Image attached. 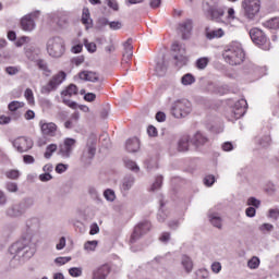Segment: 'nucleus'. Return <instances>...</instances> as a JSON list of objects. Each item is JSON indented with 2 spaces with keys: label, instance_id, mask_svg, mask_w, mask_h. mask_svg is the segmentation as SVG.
Instances as JSON below:
<instances>
[{
  "label": "nucleus",
  "instance_id": "f257e3e1",
  "mask_svg": "<svg viewBox=\"0 0 279 279\" xmlns=\"http://www.w3.org/2000/svg\"><path fill=\"white\" fill-rule=\"evenodd\" d=\"M26 226L27 232L10 248L11 254L19 256V258H32V256L36 254V243H38V239H40V235L38 234V230H40V220H38V218H31L26 222Z\"/></svg>",
  "mask_w": 279,
  "mask_h": 279
},
{
  "label": "nucleus",
  "instance_id": "f03ea898",
  "mask_svg": "<svg viewBox=\"0 0 279 279\" xmlns=\"http://www.w3.org/2000/svg\"><path fill=\"white\" fill-rule=\"evenodd\" d=\"M222 58L227 64L239 66V64H243V61L245 60V52L243 51L241 44L232 43L225 48Z\"/></svg>",
  "mask_w": 279,
  "mask_h": 279
},
{
  "label": "nucleus",
  "instance_id": "7ed1b4c3",
  "mask_svg": "<svg viewBox=\"0 0 279 279\" xmlns=\"http://www.w3.org/2000/svg\"><path fill=\"white\" fill-rule=\"evenodd\" d=\"M34 204L35 202L33 197H25L20 203L9 206L5 210V215L10 219H21Z\"/></svg>",
  "mask_w": 279,
  "mask_h": 279
},
{
  "label": "nucleus",
  "instance_id": "20e7f679",
  "mask_svg": "<svg viewBox=\"0 0 279 279\" xmlns=\"http://www.w3.org/2000/svg\"><path fill=\"white\" fill-rule=\"evenodd\" d=\"M193 111V105L189 99H178L171 104L170 112L174 119H184L189 117V113Z\"/></svg>",
  "mask_w": 279,
  "mask_h": 279
},
{
  "label": "nucleus",
  "instance_id": "39448f33",
  "mask_svg": "<svg viewBox=\"0 0 279 279\" xmlns=\"http://www.w3.org/2000/svg\"><path fill=\"white\" fill-rule=\"evenodd\" d=\"M47 51L51 58H62L64 56V51H66L64 47V39L58 36L48 39Z\"/></svg>",
  "mask_w": 279,
  "mask_h": 279
},
{
  "label": "nucleus",
  "instance_id": "423d86ee",
  "mask_svg": "<svg viewBox=\"0 0 279 279\" xmlns=\"http://www.w3.org/2000/svg\"><path fill=\"white\" fill-rule=\"evenodd\" d=\"M64 80H66V73L64 71L53 75L49 82L41 87V95H49L50 93H53V90H58V87L62 84V82H64Z\"/></svg>",
  "mask_w": 279,
  "mask_h": 279
},
{
  "label": "nucleus",
  "instance_id": "0eeeda50",
  "mask_svg": "<svg viewBox=\"0 0 279 279\" xmlns=\"http://www.w3.org/2000/svg\"><path fill=\"white\" fill-rule=\"evenodd\" d=\"M40 19V10L33 11L24 15L20 21V27L23 32H34L36 29V21Z\"/></svg>",
  "mask_w": 279,
  "mask_h": 279
},
{
  "label": "nucleus",
  "instance_id": "6e6552de",
  "mask_svg": "<svg viewBox=\"0 0 279 279\" xmlns=\"http://www.w3.org/2000/svg\"><path fill=\"white\" fill-rule=\"evenodd\" d=\"M171 50L174 51V53L179 52L173 57L175 60V66L179 69L186 66V63L189 62V57H186V48L182 47L178 41H174L171 46Z\"/></svg>",
  "mask_w": 279,
  "mask_h": 279
},
{
  "label": "nucleus",
  "instance_id": "1a4fd4ad",
  "mask_svg": "<svg viewBox=\"0 0 279 279\" xmlns=\"http://www.w3.org/2000/svg\"><path fill=\"white\" fill-rule=\"evenodd\" d=\"M244 14L250 21L254 20V16L260 12V0H244L242 2Z\"/></svg>",
  "mask_w": 279,
  "mask_h": 279
},
{
  "label": "nucleus",
  "instance_id": "9d476101",
  "mask_svg": "<svg viewBox=\"0 0 279 279\" xmlns=\"http://www.w3.org/2000/svg\"><path fill=\"white\" fill-rule=\"evenodd\" d=\"M250 36L254 45L262 47V49L264 50L269 49V46H267V36L265 35V33H263V31L258 28H252L250 31Z\"/></svg>",
  "mask_w": 279,
  "mask_h": 279
},
{
  "label": "nucleus",
  "instance_id": "9b49d317",
  "mask_svg": "<svg viewBox=\"0 0 279 279\" xmlns=\"http://www.w3.org/2000/svg\"><path fill=\"white\" fill-rule=\"evenodd\" d=\"M149 230H151V222H149V221L140 222L134 228V231L131 235L130 242L136 243L138 241V239H141V236H143V234H147V232H149Z\"/></svg>",
  "mask_w": 279,
  "mask_h": 279
},
{
  "label": "nucleus",
  "instance_id": "f8f14e48",
  "mask_svg": "<svg viewBox=\"0 0 279 279\" xmlns=\"http://www.w3.org/2000/svg\"><path fill=\"white\" fill-rule=\"evenodd\" d=\"M13 147H15L16 151L20 154H25V151H29V149L34 147V141L28 137L21 136L13 141Z\"/></svg>",
  "mask_w": 279,
  "mask_h": 279
},
{
  "label": "nucleus",
  "instance_id": "ddd939ff",
  "mask_svg": "<svg viewBox=\"0 0 279 279\" xmlns=\"http://www.w3.org/2000/svg\"><path fill=\"white\" fill-rule=\"evenodd\" d=\"M75 138H65L63 143L59 145V156L62 158H71V154H73V149L75 148Z\"/></svg>",
  "mask_w": 279,
  "mask_h": 279
},
{
  "label": "nucleus",
  "instance_id": "4468645a",
  "mask_svg": "<svg viewBox=\"0 0 279 279\" xmlns=\"http://www.w3.org/2000/svg\"><path fill=\"white\" fill-rule=\"evenodd\" d=\"M39 128L44 136H56V132H58V125L56 123L46 122L45 120L39 122Z\"/></svg>",
  "mask_w": 279,
  "mask_h": 279
},
{
  "label": "nucleus",
  "instance_id": "2eb2a0df",
  "mask_svg": "<svg viewBox=\"0 0 279 279\" xmlns=\"http://www.w3.org/2000/svg\"><path fill=\"white\" fill-rule=\"evenodd\" d=\"M95 154H97V146H95V143L87 144L81 157L82 162L90 165V160L95 158Z\"/></svg>",
  "mask_w": 279,
  "mask_h": 279
},
{
  "label": "nucleus",
  "instance_id": "dca6fc26",
  "mask_svg": "<svg viewBox=\"0 0 279 279\" xmlns=\"http://www.w3.org/2000/svg\"><path fill=\"white\" fill-rule=\"evenodd\" d=\"M234 119H241V117L245 116V112H247V100L240 99L238 100L232 109Z\"/></svg>",
  "mask_w": 279,
  "mask_h": 279
},
{
  "label": "nucleus",
  "instance_id": "f3484780",
  "mask_svg": "<svg viewBox=\"0 0 279 279\" xmlns=\"http://www.w3.org/2000/svg\"><path fill=\"white\" fill-rule=\"evenodd\" d=\"M193 31V20H185L179 24V32L182 34V39L187 40L189 35Z\"/></svg>",
  "mask_w": 279,
  "mask_h": 279
},
{
  "label": "nucleus",
  "instance_id": "a211bd4d",
  "mask_svg": "<svg viewBox=\"0 0 279 279\" xmlns=\"http://www.w3.org/2000/svg\"><path fill=\"white\" fill-rule=\"evenodd\" d=\"M78 77L83 81V82H99V74L97 72L94 71H81L78 73Z\"/></svg>",
  "mask_w": 279,
  "mask_h": 279
},
{
  "label": "nucleus",
  "instance_id": "6ab92c4d",
  "mask_svg": "<svg viewBox=\"0 0 279 279\" xmlns=\"http://www.w3.org/2000/svg\"><path fill=\"white\" fill-rule=\"evenodd\" d=\"M205 36L207 40H215V38H223L226 32H223V28L210 29V27H206Z\"/></svg>",
  "mask_w": 279,
  "mask_h": 279
},
{
  "label": "nucleus",
  "instance_id": "aec40b11",
  "mask_svg": "<svg viewBox=\"0 0 279 279\" xmlns=\"http://www.w3.org/2000/svg\"><path fill=\"white\" fill-rule=\"evenodd\" d=\"M108 274H110V267L102 265L93 271V279H106Z\"/></svg>",
  "mask_w": 279,
  "mask_h": 279
},
{
  "label": "nucleus",
  "instance_id": "412c9836",
  "mask_svg": "<svg viewBox=\"0 0 279 279\" xmlns=\"http://www.w3.org/2000/svg\"><path fill=\"white\" fill-rule=\"evenodd\" d=\"M191 143L195 147H202L208 143V137H206L202 132H196L191 138Z\"/></svg>",
  "mask_w": 279,
  "mask_h": 279
},
{
  "label": "nucleus",
  "instance_id": "4be33fe9",
  "mask_svg": "<svg viewBox=\"0 0 279 279\" xmlns=\"http://www.w3.org/2000/svg\"><path fill=\"white\" fill-rule=\"evenodd\" d=\"M81 21L85 25V29H93V19L90 17V10L88 8L83 9Z\"/></svg>",
  "mask_w": 279,
  "mask_h": 279
},
{
  "label": "nucleus",
  "instance_id": "5701e85b",
  "mask_svg": "<svg viewBox=\"0 0 279 279\" xmlns=\"http://www.w3.org/2000/svg\"><path fill=\"white\" fill-rule=\"evenodd\" d=\"M191 146V136L183 135L177 144L178 151H189V147Z\"/></svg>",
  "mask_w": 279,
  "mask_h": 279
},
{
  "label": "nucleus",
  "instance_id": "b1692460",
  "mask_svg": "<svg viewBox=\"0 0 279 279\" xmlns=\"http://www.w3.org/2000/svg\"><path fill=\"white\" fill-rule=\"evenodd\" d=\"M141 149V141L138 138L133 137L126 141V150L131 154H134Z\"/></svg>",
  "mask_w": 279,
  "mask_h": 279
},
{
  "label": "nucleus",
  "instance_id": "393cba45",
  "mask_svg": "<svg viewBox=\"0 0 279 279\" xmlns=\"http://www.w3.org/2000/svg\"><path fill=\"white\" fill-rule=\"evenodd\" d=\"M124 52L123 58L124 60H132V56H134V46H132V39H128L124 44Z\"/></svg>",
  "mask_w": 279,
  "mask_h": 279
},
{
  "label": "nucleus",
  "instance_id": "a878e982",
  "mask_svg": "<svg viewBox=\"0 0 279 279\" xmlns=\"http://www.w3.org/2000/svg\"><path fill=\"white\" fill-rule=\"evenodd\" d=\"M181 266L185 272L191 274L193 271V259L189 255H182Z\"/></svg>",
  "mask_w": 279,
  "mask_h": 279
},
{
  "label": "nucleus",
  "instance_id": "bb28decb",
  "mask_svg": "<svg viewBox=\"0 0 279 279\" xmlns=\"http://www.w3.org/2000/svg\"><path fill=\"white\" fill-rule=\"evenodd\" d=\"M134 182H136V179H134V177L132 175L125 177L122 180L121 191H123L124 193H128V191H130L134 186Z\"/></svg>",
  "mask_w": 279,
  "mask_h": 279
},
{
  "label": "nucleus",
  "instance_id": "cd10ccee",
  "mask_svg": "<svg viewBox=\"0 0 279 279\" xmlns=\"http://www.w3.org/2000/svg\"><path fill=\"white\" fill-rule=\"evenodd\" d=\"M255 143L259 145V147H269L271 145V136L263 135L255 137Z\"/></svg>",
  "mask_w": 279,
  "mask_h": 279
},
{
  "label": "nucleus",
  "instance_id": "c85d7f7f",
  "mask_svg": "<svg viewBox=\"0 0 279 279\" xmlns=\"http://www.w3.org/2000/svg\"><path fill=\"white\" fill-rule=\"evenodd\" d=\"M73 95H77V85L70 84L64 90L61 92L62 97H73Z\"/></svg>",
  "mask_w": 279,
  "mask_h": 279
},
{
  "label": "nucleus",
  "instance_id": "c756f323",
  "mask_svg": "<svg viewBox=\"0 0 279 279\" xmlns=\"http://www.w3.org/2000/svg\"><path fill=\"white\" fill-rule=\"evenodd\" d=\"M209 221H210L211 226H214V228H218L219 230H221L222 220H221V217L219 216V214H210Z\"/></svg>",
  "mask_w": 279,
  "mask_h": 279
},
{
  "label": "nucleus",
  "instance_id": "7c9ffc66",
  "mask_svg": "<svg viewBox=\"0 0 279 279\" xmlns=\"http://www.w3.org/2000/svg\"><path fill=\"white\" fill-rule=\"evenodd\" d=\"M226 14V11H223V9L219 8V9H211L210 10V16L213 19V21H221V17Z\"/></svg>",
  "mask_w": 279,
  "mask_h": 279
},
{
  "label": "nucleus",
  "instance_id": "2f4dec72",
  "mask_svg": "<svg viewBox=\"0 0 279 279\" xmlns=\"http://www.w3.org/2000/svg\"><path fill=\"white\" fill-rule=\"evenodd\" d=\"M264 27H267L268 29H279V17H272L264 22Z\"/></svg>",
  "mask_w": 279,
  "mask_h": 279
},
{
  "label": "nucleus",
  "instance_id": "473e14b6",
  "mask_svg": "<svg viewBox=\"0 0 279 279\" xmlns=\"http://www.w3.org/2000/svg\"><path fill=\"white\" fill-rule=\"evenodd\" d=\"M181 84H183V86H191L192 84H195V76L191 73L184 74L181 77Z\"/></svg>",
  "mask_w": 279,
  "mask_h": 279
},
{
  "label": "nucleus",
  "instance_id": "72a5a7b5",
  "mask_svg": "<svg viewBox=\"0 0 279 279\" xmlns=\"http://www.w3.org/2000/svg\"><path fill=\"white\" fill-rule=\"evenodd\" d=\"M54 151H58V145L50 144L46 147L44 157L47 158V160H49V158H51V156H53Z\"/></svg>",
  "mask_w": 279,
  "mask_h": 279
},
{
  "label": "nucleus",
  "instance_id": "f704fd0d",
  "mask_svg": "<svg viewBox=\"0 0 279 279\" xmlns=\"http://www.w3.org/2000/svg\"><path fill=\"white\" fill-rule=\"evenodd\" d=\"M5 178H8V180H19V178H21V171L16 170V169H11L8 170L4 173Z\"/></svg>",
  "mask_w": 279,
  "mask_h": 279
},
{
  "label": "nucleus",
  "instance_id": "c9c22d12",
  "mask_svg": "<svg viewBox=\"0 0 279 279\" xmlns=\"http://www.w3.org/2000/svg\"><path fill=\"white\" fill-rule=\"evenodd\" d=\"M4 189L8 191V193H19V184L12 181H8L4 184Z\"/></svg>",
  "mask_w": 279,
  "mask_h": 279
},
{
  "label": "nucleus",
  "instance_id": "e433bc0d",
  "mask_svg": "<svg viewBox=\"0 0 279 279\" xmlns=\"http://www.w3.org/2000/svg\"><path fill=\"white\" fill-rule=\"evenodd\" d=\"M258 230L262 234H269V232H274V225L265 222L258 227Z\"/></svg>",
  "mask_w": 279,
  "mask_h": 279
},
{
  "label": "nucleus",
  "instance_id": "4c0bfd02",
  "mask_svg": "<svg viewBox=\"0 0 279 279\" xmlns=\"http://www.w3.org/2000/svg\"><path fill=\"white\" fill-rule=\"evenodd\" d=\"M23 106H25V102L13 100L9 104L8 109L10 110V112H16V110L23 108Z\"/></svg>",
  "mask_w": 279,
  "mask_h": 279
},
{
  "label": "nucleus",
  "instance_id": "58836bf2",
  "mask_svg": "<svg viewBox=\"0 0 279 279\" xmlns=\"http://www.w3.org/2000/svg\"><path fill=\"white\" fill-rule=\"evenodd\" d=\"M99 244V242L97 240H93V241H87L84 244V250L86 252H95V250H97V245Z\"/></svg>",
  "mask_w": 279,
  "mask_h": 279
},
{
  "label": "nucleus",
  "instance_id": "ea45409f",
  "mask_svg": "<svg viewBox=\"0 0 279 279\" xmlns=\"http://www.w3.org/2000/svg\"><path fill=\"white\" fill-rule=\"evenodd\" d=\"M260 266V259L257 256H253L248 262H247V267L250 269H258Z\"/></svg>",
  "mask_w": 279,
  "mask_h": 279
},
{
  "label": "nucleus",
  "instance_id": "a19ab883",
  "mask_svg": "<svg viewBox=\"0 0 279 279\" xmlns=\"http://www.w3.org/2000/svg\"><path fill=\"white\" fill-rule=\"evenodd\" d=\"M104 197L107 202H114L117 199V194L113 190L107 189L104 192Z\"/></svg>",
  "mask_w": 279,
  "mask_h": 279
},
{
  "label": "nucleus",
  "instance_id": "79ce46f5",
  "mask_svg": "<svg viewBox=\"0 0 279 279\" xmlns=\"http://www.w3.org/2000/svg\"><path fill=\"white\" fill-rule=\"evenodd\" d=\"M208 58L203 57L199 58L198 60H196V68L199 69L201 71H204V69H206L208 66Z\"/></svg>",
  "mask_w": 279,
  "mask_h": 279
},
{
  "label": "nucleus",
  "instance_id": "37998d69",
  "mask_svg": "<svg viewBox=\"0 0 279 279\" xmlns=\"http://www.w3.org/2000/svg\"><path fill=\"white\" fill-rule=\"evenodd\" d=\"M124 165H125L126 169H130L131 171L138 173V171H140L138 165H136L134 161L126 159V160H124Z\"/></svg>",
  "mask_w": 279,
  "mask_h": 279
},
{
  "label": "nucleus",
  "instance_id": "c03bdc74",
  "mask_svg": "<svg viewBox=\"0 0 279 279\" xmlns=\"http://www.w3.org/2000/svg\"><path fill=\"white\" fill-rule=\"evenodd\" d=\"M69 274L72 276V278H80V276L83 274V269L82 267H72L69 269Z\"/></svg>",
  "mask_w": 279,
  "mask_h": 279
},
{
  "label": "nucleus",
  "instance_id": "a18cd8bd",
  "mask_svg": "<svg viewBox=\"0 0 279 279\" xmlns=\"http://www.w3.org/2000/svg\"><path fill=\"white\" fill-rule=\"evenodd\" d=\"M84 45L89 53H95V51H97L96 43H89L88 39H84Z\"/></svg>",
  "mask_w": 279,
  "mask_h": 279
},
{
  "label": "nucleus",
  "instance_id": "49530a36",
  "mask_svg": "<svg viewBox=\"0 0 279 279\" xmlns=\"http://www.w3.org/2000/svg\"><path fill=\"white\" fill-rule=\"evenodd\" d=\"M32 41V38L27 36H22L15 41V47H23V45H27Z\"/></svg>",
  "mask_w": 279,
  "mask_h": 279
},
{
  "label": "nucleus",
  "instance_id": "de8ad7c7",
  "mask_svg": "<svg viewBox=\"0 0 279 279\" xmlns=\"http://www.w3.org/2000/svg\"><path fill=\"white\" fill-rule=\"evenodd\" d=\"M122 27H123V23H121V21L109 22V28L112 29V32H117Z\"/></svg>",
  "mask_w": 279,
  "mask_h": 279
},
{
  "label": "nucleus",
  "instance_id": "09e8293b",
  "mask_svg": "<svg viewBox=\"0 0 279 279\" xmlns=\"http://www.w3.org/2000/svg\"><path fill=\"white\" fill-rule=\"evenodd\" d=\"M160 186H162V175H158L155 180V182L153 183L150 191H158V189H160Z\"/></svg>",
  "mask_w": 279,
  "mask_h": 279
},
{
  "label": "nucleus",
  "instance_id": "8fccbe9b",
  "mask_svg": "<svg viewBox=\"0 0 279 279\" xmlns=\"http://www.w3.org/2000/svg\"><path fill=\"white\" fill-rule=\"evenodd\" d=\"M24 97L28 101V104H34V92L31 88H26Z\"/></svg>",
  "mask_w": 279,
  "mask_h": 279
},
{
  "label": "nucleus",
  "instance_id": "3c124183",
  "mask_svg": "<svg viewBox=\"0 0 279 279\" xmlns=\"http://www.w3.org/2000/svg\"><path fill=\"white\" fill-rule=\"evenodd\" d=\"M57 25L64 29L69 25V19L66 16H60L57 21Z\"/></svg>",
  "mask_w": 279,
  "mask_h": 279
},
{
  "label": "nucleus",
  "instance_id": "603ef678",
  "mask_svg": "<svg viewBox=\"0 0 279 279\" xmlns=\"http://www.w3.org/2000/svg\"><path fill=\"white\" fill-rule=\"evenodd\" d=\"M63 98V104L65 106H68L69 108H72V110L77 109V102L71 100V99H66V96H62Z\"/></svg>",
  "mask_w": 279,
  "mask_h": 279
},
{
  "label": "nucleus",
  "instance_id": "864d4df0",
  "mask_svg": "<svg viewBox=\"0 0 279 279\" xmlns=\"http://www.w3.org/2000/svg\"><path fill=\"white\" fill-rule=\"evenodd\" d=\"M268 218L269 219H274L275 221H278L279 219V209L276 208V209H269L268 211Z\"/></svg>",
  "mask_w": 279,
  "mask_h": 279
},
{
  "label": "nucleus",
  "instance_id": "5fc2aeb1",
  "mask_svg": "<svg viewBox=\"0 0 279 279\" xmlns=\"http://www.w3.org/2000/svg\"><path fill=\"white\" fill-rule=\"evenodd\" d=\"M215 175L213 174H208L204 178V184L205 186H213V184H215Z\"/></svg>",
  "mask_w": 279,
  "mask_h": 279
},
{
  "label": "nucleus",
  "instance_id": "6e6d98bb",
  "mask_svg": "<svg viewBox=\"0 0 279 279\" xmlns=\"http://www.w3.org/2000/svg\"><path fill=\"white\" fill-rule=\"evenodd\" d=\"M247 206H254V208H260V201L256 197H250L247 199Z\"/></svg>",
  "mask_w": 279,
  "mask_h": 279
},
{
  "label": "nucleus",
  "instance_id": "4d7b16f0",
  "mask_svg": "<svg viewBox=\"0 0 279 279\" xmlns=\"http://www.w3.org/2000/svg\"><path fill=\"white\" fill-rule=\"evenodd\" d=\"M23 162L24 165H34L36 162V159L32 155H24Z\"/></svg>",
  "mask_w": 279,
  "mask_h": 279
},
{
  "label": "nucleus",
  "instance_id": "13d9d810",
  "mask_svg": "<svg viewBox=\"0 0 279 279\" xmlns=\"http://www.w3.org/2000/svg\"><path fill=\"white\" fill-rule=\"evenodd\" d=\"M70 260H71V257H57L54 259V263L56 265L62 266V265H66V263H70Z\"/></svg>",
  "mask_w": 279,
  "mask_h": 279
},
{
  "label": "nucleus",
  "instance_id": "bf43d9fd",
  "mask_svg": "<svg viewBox=\"0 0 279 279\" xmlns=\"http://www.w3.org/2000/svg\"><path fill=\"white\" fill-rule=\"evenodd\" d=\"M156 72L158 73V75H165V73H167V66H165L163 63H157Z\"/></svg>",
  "mask_w": 279,
  "mask_h": 279
},
{
  "label": "nucleus",
  "instance_id": "052dcab7",
  "mask_svg": "<svg viewBox=\"0 0 279 279\" xmlns=\"http://www.w3.org/2000/svg\"><path fill=\"white\" fill-rule=\"evenodd\" d=\"M69 169V165L65 163H58L56 167V172L57 173H64Z\"/></svg>",
  "mask_w": 279,
  "mask_h": 279
},
{
  "label": "nucleus",
  "instance_id": "680f3d73",
  "mask_svg": "<svg viewBox=\"0 0 279 279\" xmlns=\"http://www.w3.org/2000/svg\"><path fill=\"white\" fill-rule=\"evenodd\" d=\"M52 179H53V177L49 172H45V173L39 175L40 182H49Z\"/></svg>",
  "mask_w": 279,
  "mask_h": 279
},
{
  "label": "nucleus",
  "instance_id": "e2e57ef3",
  "mask_svg": "<svg viewBox=\"0 0 279 279\" xmlns=\"http://www.w3.org/2000/svg\"><path fill=\"white\" fill-rule=\"evenodd\" d=\"M37 66L41 71H45L46 73H49V68L47 66V62H45L44 60H37Z\"/></svg>",
  "mask_w": 279,
  "mask_h": 279
},
{
  "label": "nucleus",
  "instance_id": "0e129e2a",
  "mask_svg": "<svg viewBox=\"0 0 279 279\" xmlns=\"http://www.w3.org/2000/svg\"><path fill=\"white\" fill-rule=\"evenodd\" d=\"M107 5L111 8V10H114V12H119V3L117 0H108Z\"/></svg>",
  "mask_w": 279,
  "mask_h": 279
},
{
  "label": "nucleus",
  "instance_id": "69168bd1",
  "mask_svg": "<svg viewBox=\"0 0 279 279\" xmlns=\"http://www.w3.org/2000/svg\"><path fill=\"white\" fill-rule=\"evenodd\" d=\"M25 56L26 58H28L32 62H34V60L38 59V52H31L29 50L25 51Z\"/></svg>",
  "mask_w": 279,
  "mask_h": 279
},
{
  "label": "nucleus",
  "instance_id": "338daca9",
  "mask_svg": "<svg viewBox=\"0 0 279 279\" xmlns=\"http://www.w3.org/2000/svg\"><path fill=\"white\" fill-rule=\"evenodd\" d=\"M211 271L214 274H219V271H221V263L219 262H215L211 264Z\"/></svg>",
  "mask_w": 279,
  "mask_h": 279
},
{
  "label": "nucleus",
  "instance_id": "774afa93",
  "mask_svg": "<svg viewBox=\"0 0 279 279\" xmlns=\"http://www.w3.org/2000/svg\"><path fill=\"white\" fill-rule=\"evenodd\" d=\"M5 204H8V195L0 190V206H5Z\"/></svg>",
  "mask_w": 279,
  "mask_h": 279
}]
</instances>
